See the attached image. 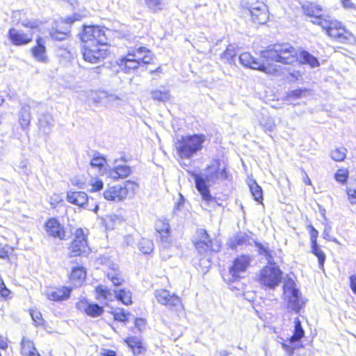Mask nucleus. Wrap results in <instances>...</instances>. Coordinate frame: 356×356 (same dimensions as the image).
<instances>
[{"instance_id":"29","label":"nucleus","mask_w":356,"mask_h":356,"mask_svg":"<svg viewBox=\"0 0 356 356\" xmlns=\"http://www.w3.org/2000/svg\"><path fill=\"white\" fill-rule=\"evenodd\" d=\"M89 156L91 157L90 165L92 168H98L101 170L104 168L106 159L103 154L96 150H92Z\"/></svg>"},{"instance_id":"53","label":"nucleus","mask_w":356,"mask_h":356,"mask_svg":"<svg viewBox=\"0 0 356 356\" xmlns=\"http://www.w3.org/2000/svg\"><path fill=\"white\" fill-rule=\"evenodd\" d=\"M13 252V248L8 245H0V258L3 259H9V255Z\"/></svg>"},{"instance_id":"33","label":"nucleus","mask_w":356,"mask_h":356,"mask_svg":"<svg viewBox=\"0 0 356 356\" xmlns=\"http://www.w3.org/2000/svg\"><path fill=\"white\" fill-rule=\"evenodd\" d=\"M131 174V169L128 165H118L109 172L111 178L118 179L125 178Z\"/></svg>"},{"instance_id":"25","label":"nucleus","mask_w":356,"mask_h":356,"mask_svg":"<svg viewBox=\"0 0 356 356\" xmlns=\"http://www.w3.org/2000/svg\"><path fill=\"white\" fill-rule=\"evenodd\" d=\"M54 126V119L49 113H42L38 118L39 130L45 135H48Z\"/></svg>"},{"instance_id":"5","label":"nucleus","mask_w":356,"mask_h":356,"mask_svg":"<svg viewBox=\"0 0 356 356\" xmlns=\"http://www.w3.org/2000/svg\"><path fill=\"white\" fill-rule=\"evenodd\" d=\"M315 22L325 29L330 38L339 42L346 43L351 36V33L342 26L341 22L332 19L329 16H327L323 21L316 19Z\"/></svg>"},{"instance_id":"52","label":"nucleus","mask_w":356,"mask_h":356,"mask_svg":"<svg viewBox=\"0 0 356 356\" xmlns=\"http://www.w3.org/2000/svg\"><path fill=\"white\" fill-rule=\"evenodd\" d=\"M334 177L338 182L344 184L348 177V172L346 170L339 169L335 173Z\"/></svg>"},{"instance_id":"24","label":"nucleus","mask_w":356,"mask_h":356,"mask_svg":"<svg viewBox=\"0 0 356 356\" xmlns=\"http://www.w3.org/2000/svg\"><path fill=\"white\" fill-rule=\"evenodd\" d=\"M95 298L102 303L106 304L107 302H112L115 300L114 291H112L106 286L99 284L95 287Z\"/></svg>"},{"instance_id":"9","label":"nucleus","mask_w":356,"mask_h":356,"mask_svg":"<svg viewBox=\"0 0 356 356\" xmlns=\"http://www.w3.org/2000/svg\"><path fill=\"white\" fill-rule=\"evenodd\" d=\"M70 250L72 257L88 254L90 252L86 235L81 228H79L75 231L74 238L71 243Z\"/></svg>"},{"instance_id":"12","label":"nucleus","mask_w":356,"mask_h":356,"mask_svg":"<svg viewBox=\"0 0 356 356\" xmlns=\"http://www.w3.org/2000/svg\"><path fill=\"white\" fill-rule=\"evenodd\" d=\"M197 234V238L194 241V245L200 254H204L208 251L217 252L219 250V246L216 249L213 248L212 241L205 229H198Z\"/></svg>"},{"instance_id":"34","label":"nucleus","mask_w":356,"mask_h":356,"mask_svg":"<svg viewBox=\"0 0 356 356\" xmlns=\"http://www.w3.org/2000/svg\"><path fill=\"white\" fill-rule=\"evenodd\" d=\"M71 293V289L68 287L63 289H57L48 293L49 299L53 301L67 300Z\"/></svg>"},{"instance_id":"60","label":"nucleus","mask_w":356,"mask_h":356,"mask_svg":"<svg viewBox=\"0 0 356 356\" xmlns=\"http://www.w3.org/2000/svg\"><path fill=\"white\" fill-rule=\"evenodd\" d=\"M28 165V160L27 159H22L19 164V168L22 170V172L26 175H29V170L27 168Z\"/></svg>"},{"instance_id":"30","label":"nucleus","mask_w":356,"mask_h":356,"mask_svg":"<svg viewBox=\"0 0 356 356\" xmlns=\"http://www.w3.org/2000/svg\"><path fill=\"white\" fill-rule=\"evenodd\" d=\"M254 245L257 249L258 253L265 257L268 264H272L274 262L273 251L269 248L268 243L264 244L259 241H254Z\"/></svg>"},{"instance_id":"36","label":"nucleus","mask_w":356,"mask_h":356,"mask_svg":"<svg viewBox=\"0 0 356 356\" xmlns=\"http://www.w3.org/2000/svg\"><path fill=\"white\" fill-rule=\"evenodd\" d=\"M241 3L243 7L247 9L249 13L257 9L259 11L261 10V12L265 10V3L263 0H243Z\"/></svg>"},{"instance_id":"2","label":"nucleus","mask_w":356,"mask_h":356,"mask_svg":"<svg viewBox=\"0 0 356 356\" xmlns=\"http://www.w3.org/2000/svg\"><path fill=\"white\" fill-rule=\"evenodd\" d=\"M261 56L267 61L291 65L298 60V51L288 42L276 43L261 51Z\"/></svg>"},{"instance_id":"26","label":"nucleus","mask_w":356,"mask_h":356,"mask_svg":"<svg viewBox=\"0 0 356 356\" xmlns=\"http://www.w3.org/2000/svg\"><path fill=\"white\" fill-rule=\"evenodd\" d=\"M107 277L109 279L115 286H118L122 284L124 282V277L120 270L119 266L117 264H113L107 272Z\"/></svg>"},{"instance_id":"51","label":"nucleus","mask_w":356,"mask_h":356,"mask_svg":"<svg viewBox=\"0 0 356 356\" xmlns=\"http://www.w3.org/2000/svg\"><path fill=\"white\" fill-rule=\"evenodd\" d=\"M125 342L127 343L128 346L132 349L134 353H135V349L142 348L140 341L136 337H128L125 340Z\"/></svg>"},{"instance_id":"56","label":"nucleus","mask_w":356,"mask_h":356,"mask_svg":"<svg viewBox=\"0 0 356 356\" xmlns=\"http://www.w3.org/2000/svg\"><path fill=\"white\" fill-rule=\"evenodd\" d=\"M307 230L309 232L311 244H316L317 243V238L318 236V232L312 225L307 226Z\"/></svg>"},{"instance_id":"11","label":"nucleus","mask_w":356,"mask_h":356,"mask_svg":"<svg viewBox=\"0 0 356 356\" xmlns=\"http://www.w3.org/2000/svg\"><path fill=\"white\" fill-rule=\"evenodd\" d=\"M154 229L156 232V239H159L161 245L167 248L171 243L170 225L169 220L166 218H159L154 222Z\"/></svg>"},{"instance_id":"58","label":"nucleus","mask_w":356,"mask_h":356,"mask_svg":"<svg viewBox=\"0 0 356 356\" xmlns=\"http://www.w3.org/2000/svg\"><path fill=\"white\" fill-rule=\"evenodd\" d=\"M341 3L344 9L356 10V4L351 0H341Z\"/></svg>"},{"instance_id":"15","label":"nucleus","mask_w":356,"mask_h":356,"mask_svg":"<svg viewBox=\"0 0 356 356\" xmlns=\"http://www.w3.org/2000/svg\"><path fill=\"white\" fill-rule=\"evenodd\" d=\"M45 230L49 236L58 238L60 240L65 239V231L64 227L55 218L49 219L44 224Z\"/></svg>"},{"instance_id":"23","label":"nucleus","mask_w":356,"mask_h":356,"mask_svg":"<svg viewBox=\"0 0 356 356\" xmlns=\"http://www.w3.org/2000/svg\"><path fill=\"white\" fill-rule=\"evenodd\" d=\"M8 39L15 46H22L29 44L32 41V38L27 34L11 28L8 33Z\"/></svg>"},{"instance_id":"32","label":"nucleus","mask_w":356,"mask_h":356,"mask_svg":"<svg viewBox=\"0 0 356 356\" xmlns=\"http://www.w3.org/2000/svg\"><path fill=\"white\" fill-rule=\"evenodd\" d=\"M85 313L92 318L100 316L104 312V307L97 303L86 302L83 307Z\"/></svg>"},{"instance_id":"20","label":"nucleus","mask_w":356,"mask_h":356,"mask_svg":"<svg viewBox=\"0 0 356 356\" xmlns=\"http://www.w3.org/2000/svg\"><path fill=\"white\" fill-rule=\"evenodd\" d=\"M66 199L68 202L72 204L91 210V209L88 207V197L85 192L69 191L67 193Z\"/></svg>"},{"instance_id":"42","label":"nucleus","mask_w":356,"mask_h":356,"mask_svg":"<svg viewBox=\"0 0 356 356\" xmlns=\"http://www.w3.org/2000/svg\"><path fill=\"white\" fill-rule=\"evenodd\" d=\"M248 185L254 200L259 203H261L263 201V191L261 187L259 186L254 180L249 183Z\"/></svg>"},{"instance_id":"63","label":"nucleus","mask_w":356,"mask_h":356,"mask_svg":"<svg viewBox=\"0 0 356 356\" xmlns=\"http://www.w3.org/2000/svg\"><path fill=\"white\" fill-rule=\"evenodd\" d=\"M132 318L134 319L136 327L140 330L141 327H143L145 324V320L141 318H134V316Z\"/></svg>"},{"instance_id":"19","label":"nucleus","mask_w":356,"mask_h":356,"mask_svg":"<svg viewBox=\"0 0 356 356\" xmlns=\"http://www.w3.org/2000/svg\"><path fill=\"white\" fill-rule=\"evenodd\" d=\"M33 57L38 62L47 63L49 58L47 55V49L44 40L38 37L36 39V44L31 49Z\"/></svg>"},{"instance_id":"64","label":"nucleus","mask_w":356,"mask_h":356,"mask_svg":"<svg viewBox=\"0 0 356 356\" xmlns=\"http://www.w3.org/2000/svg\"><path fill=\"white\" fill-rule=\"evenodd\" d=\"M350 287L353 292L356 295V275H352L349 277Z\"/></svg>"},{"instance_id":"59","label":"nucleus","mask_w":356,"mask_h":356,"mask_svg":"<svg viewBox=\"0 0 356 356\" xmlns=\"http://www.w3.org/2000/svg\"><path fill=\"white\" fill-rule=\"evenodd\" d=\"M104 187V183L102 180H97L92 184L90 192H96L102 190Z\"/></svg>"},{"instance_id":"22","label":"nucleus","mask_w":356,"mask_h":356,"mask_svg":"<svg viewBox=\"0 0 356 356\" xmlns=\"http://www.w3.org/2000/svg\"><path fill=\"white\" fill-rule=\"evenodd\" d=\"M118 65L122 71L127 74L133 72L140 66H142L135 58H132L129 51L126 56L119 59Z\"/></svg>"},{"instance_id":"18","label":"nucleus","mask_w":356,"mask_h":356,"mask_svg":"<svg viewBox=\"0 0 356 356\" xmlns=\"http://www.w3.org/2000/svg\"><path fill=\"white\" fill-rule=\"evenodd\" d=\"M132 58H135L141 65L149 64L153 60V54L145 47H139L129 51Z\"/></svg>"},{"instance_id":"7","label":"nucleus","mask_w":356,"mask_h":356,"mask_svg":"<svg viewBox=\"0 0 356 356\" xmlns=\"http://www.w3.org/2000/svg\"><path fill=\"white\" fill-rule=\"evenodd\" d=\"M282 271L275 262L264 267L259 272V284L269 289H275L281 283Z\"/></svg>"},{"instance_id":"21","label":"nucleus","mask_w":356,"mask_h":356,"mask_svg":"<svg viewBox=\"0 0 356 356\" xmlns=\"http://www.w3.org/2000/svg\"><path fill=\"white\" fill-rule=\"evenodd\" d=\"M302 8L303 10L304 13L309 17H313L314 19L312 20V22L314 24H317V22H315L316 19H319L320 21H323L326 19V17H324L321 14L323 10V8L315 3H307L302 5Z\"/></svg>"},{"instance_id":"35","label":"nucleus","mask_w":356,"mask_h":356,"mask_svg":"<svg viewBox=\"0 0 356 356\" xmlns=\"http://www.w3.org/2000/svg\"><path fill=\"white\" fill-rule=\"evenodd\" d=\"M299 59L300 63L309 65L312 68L320 65L318 58L307 51L300 52Z\"/></svg>"},{"instance_id":"62","label":"nucleus","mask_w":356,"mask_h":356,"mask_svg":"<svg viewBox=\"0 0 356 356\" xmlns=\"http://www.w3.org/2000/svg\"><path fill=\"white\" fill-rule=\"evenodd\" d=\"M282 348L289 355V356H292L294 353V350L296 349V346H292L288 345L285 343H281Z\"/></svg>"},{"instance_id":"13","label":"nucleus","mask_w":356,"mask_h":356,"mask_svg":"<svg viewBox=\"0 0 356 356\" xmlns=\"http://www.w3.org/2000/svg\"><path fill=\"white\" fill-rule=\"evenodd\" d=\"M74 22L72 17H67L64 22L49 31V35L53 40L64 41L70 35V26Z\"/></svg>"},{"instance_id":"48","label":"nucleus","mask_w":356,"mask_h":356,"mask_svg":"<svg viewBox=\"0 0 356 356\" xmlns=\"http://www.w3.org/2000/svg\"><path fill=\"white\" fill-rule=\"evenodd\" d=\"M347 149L342 147L336 148L330 152V157L335 161H343L346 156Z\"/></svg>"},{"instance_id":"55","label":"nucleus","mask_w":356,"mask_h":356,"mask_svg":"<svg viewBox=\"0 0 356 356\" xmlns=\"http://www.w3.org/2000/svg\"><path fill=\"white\" fill-rule=\"evenodd\" d=\"M307 92V89L298 88L291 90L287 93V96L293 99H297L302 96L303 94Z\"/></svg>"},{"instance_id":"4","label":"nucleus","mask_w":356,"mask_h":356,"mask_svg":"<svg viewBox=\"0 0 356 356\" xmlns=\"http://www.w3.org/2000/svg\"><path fill=\"white\" fill-rule=\"evenodd\" d=\"M283 293L284 300L287 302L288 309L298 314L306 302L301 297V293L296 287L294 280L290 276L287 275L284 278Z\"/></svg>"},{"instance_id":"45","label":"nucleus","mask_w":356,"mask_h":356,"mask_svg":"<svg viewBox=\"0 0 356 356\" xmlns=\"http://www.w3.org/2000/svg\"><path fill=\"white\" fill-rule=\"evenodd\" d=\"M112 314L115 321L124 323L129 322L131 317H134V315L129 312H126L123 308H118L114 312H112Z\"/></svg>"},{"instance_id":"40","label":"nucleus","mask_w":356,"mask_h":356,"mask_svg":"<svg viewBox=\"0 0 356 356\" xmlns=\"http://www.w3.org/2000/svg\"><path fill=\"white\" fill-rule=\"evenodd\" d=\"M151 97L159 102H165L170 99V91L166 89L153 90L151 91Z\"/></svg>"},{"instance_id":"49","label":"nucleus","mask_w":356,"mask_h":356,"mask_svg":"<svg viewBox=\"0 0 356 356\" xmlns=\"http://www.w3.org/2000/svg\"><path fill=\"white\" fill-rule=\"evenodd\" d=\"M146 6L153 13H156L163 9L162 0H144Z\"/></svg>"},{"instance_id":"61","label":"nucleus","mask_w":356,"mask_h":356,"mask_svg":"<svg viewBox=\"0 0 356 356\" xmlns=\"http://www.w3.org/2000/svg\"><path fill=\"white\" fill-rule=\"evenodd\" d=\"M22 26L30 29H37L38 24L37 21H30L28 19L24 20L22 22Z\"/></svg>"},{"instance_id":"47","label":"nucleus","mask_w":356,"mask_h":356,"mask_svg":"<svg viewBox=\"0 0 356 356\" xmlns=\"http://www.w3.org/2000/svg\"><path fill=\"white\" fill-rule=\"evenodd\" d=\"M138 248L143 254H148L153 251L154 243L149 239L142 238L138 243Z\"/></svg>"},{"instance_id":"14","label":"nucleus","mask_w":356,"mask_h":356,"mask_svg":"<svg viewBox=\"0 0 356 356\" xmlns=\"http://www.w3.org/2000/svg\"><path fill=\"white\" fill-rule=\"evenodd\" d=\"M154 296L157 301L168 307L169 309L177 307L181 305V300L179 297L175 294H171L170 292L166 289H157L154 292Z\"/></svg>"},{"instance_id":"46","label":"nucleus","mask_w":356,"mask_h":356,"mask_svg":"<svg viewBox=\"0 0 356 356\" xmlns=\"http://www.w3.org/2000/svg\"><path fill=\"white\" fill-rule=\"evenodd\" d=\"M36 348L34 346V343L32 341L23 337L21 342V351L24 356H29L33 352H35Z\"/></svg>"},{"instance_id":"1","label":"nucleus","mask_w":356,"mask_h":356,"mask_svg":"<svg viewBox=\"0 0 356 356\" xmlns=\"http://www.w3.org/2000/svg\"><path fill=\"white\" fill-rule=\"evenodd\" d=\"M197 191L200 193L206 206L215 209L220 204L216 198L213 197L210 193L209 187L218 181H223L229 179L226 168L220 163V159L213 161L211 165L205 169L204 173L192 172Z\"/></svg>"},{"instance_id":"54","label":"nucleus","mask_w":356,"mask_h":356,"mask_svg":"<svg viewBox=\"0 0 356 356\" xmlns=\"http://www.w3.org/2000/svg\"><path fill=\"white\" fill-rule=\"evenodd\" d=\"M30 314L36 325H42L44 320L42 318V314L39 311L30 309Z\"/></svg>"},{"instance_id":"10","label":"nucleus","mask_w":356,"mask_h":356,"mask_svg":"<svg viewBox=\"0 0 356 356\" xmlns=\"http://www.w3.org/2000/svg\"><path fill=\"white\" fill-rule=\"evenodd\" d=\"M83 59L90 63H97L104 58L107 54V49L95 44H85L82 47Z\"/></svg>"},{"instance_id":"38","label":"nucleus","mask_w":356,"mask_h":356,"mask_svg":"<svg viewBox=\"0 0 356 356\" xmlns=\"http://www.w3.org/2000/svg\"><path fill=\"white\" fill-rule=\"evenodd\" d=\"M236 56V47L234 44H229L226 50L221 54L220 58L225 62L232 64L235 62Z\"/></svg>"},{"instance_id":"8","label":"nucleus","mask_w":356,"mask_h":356,"mask_svg":"<svg viewBox=\"0 0 356 356\" xmlns=\"http://www.w3.org/2000/svg\"><path fill=\"white\" fill-rule=\"evenodd\" d=\"M136 184L131 181H127L124 186L118 184L110 187L104 192V197L106 200L119 202L124 199L129 189L134 190Z\"/></svg>"},{"instance_id":"39","label":"nucleus","mask_w":356,"mask_h":356,"mask_svg":"<svg viewBox=\"0 0 356 356\" xmlns=\"http://www.w3.org/2000/svg\"><path fill=\"white\" fill-rule=\"evenodd\" d=\"M248 235L244 232H238L229 241V247L234 250L239 245L245 244L248 240Z\"/></svg>"},{"instance_id":"50","label":"nucleus","mask_w":356,"mask_h":356,"mask_svg":"<svg viewBox=\"0 0 356 356\" xmlns=\"http://www.w3.org/2000/svg\"><path fill=\"white\" fill-rule=\"evenodd\" d=\"M259 123L266 131H272L275 128L273 120L268 116L262 118L260 120Z\"/></svg>"},{"instance_id":"44","label":"nucleus","mask_w":356,"mask_h":356,"mask_svg":"<svg viewBox=\"0 0 356 356\" xmlns=\"http://www.w3.org/2000/svg\"><path fill=\"white\" fill-rule=\"evenodd\" d=\"M312 252L318 258V266L321 270H324V263L325 261V254L321 249L318 243L311 244Z\"/></svg>"},{"instance_id":"17","label":"nucleus","mask_w":356,"mask_h":356,"mask_svg":"<svg viewBox=\"0 0 356 356\" xmlns=\"http://www.w3.org/2000/svg\"><path fill=\"white\" fill-rule=\"evenodd\" d=\"M238 59L241 64L246 67L257 70L263 72H267L268 67L264 63H261L258 59L254 58L248 52L242 53L239 56Z\"/></svg>"},{"instance_id":"27","label":"nucleus","mask_w":356,"mask_h":356,"mask_svg":"<svg viewBox=\"0 0 356 356\" xmlns=\"http://www.w3.org/2000/svg\"><path fill=\"white\" fill-rule=\"evenodd\" d=\"M94 31L95 32L92 35V42L91 44H98L105 48L108 41L105 30L99 26H94Z\"/></svg>"},{"instance_id":"3","label":"nucleus","mask_w":356,"mask_h":356,"mask_svg":"<svg viewBox=\"0 0 356 356\" xmlns=\"http://www.w3.org/2000/svg\"><path fill=\"white\" fill-rule=\"evenodd\" d=\"M206 140L204 134H193L178 137L175 146L179 156L189 159L201 151Z\"/></svg>"},{"instance_id":"16","label":"nucleus","mask_w":356,"mask_h":356,"mask_svg":"<svg viewBox=\"0 0 356 356\" xmlns=\"http://www.w3.org/2000/svg\"><path fill=\"white\" fill-rule=\"evenodd\" d=\"M41 106L40 103L31 101L29 104H22L20 111H19V122L22 129H26L30 125L31 115L30 109L35 106Z\"/></svg>"},{"instance_id":"28","label":"nucleus","mask_w":356,"mask_h":356,"mask_svg":"<svg viewBox=\"0 0 356 356\" xmlns=\"http://www.w3.org/2000/svg\"><path fill=\"white\" fill-rule=\"evenodd\" d=\"M304 337L305 331L300 318L297 317L294 320L293 334L289 339V343L291 345L298 343Z\"/></svg>"},{"instance_id":"31","label":"nucleus","mask_w":356,"mask_h":356,"mask_svg":"<svg viewBox=\"0 0 356 356\" xmlns=\"http://www.w3.org/2000/svg\"><path fill=\"white\" fill-rule=\"evenodd\" d=\"M115 299L121 302L125 305L132 304V293L127 289H115Z\"/></svg>"},{"instance_id":"43","label":"nucleus","mask_w":356,"mask_h":356,"mask_svg":"<svg viewBox=\"0 0 356 356\" xmlns=\"http://www.w3.org/2000/svg\"><path fill=\"white\" fill-rule=\"evenodd\" d=\"M95 32L94 31V26H83L81 33H80L79 37L83 42L85 44L92 43V35Z\"/></svg>"},{"instance_id":"41","label":"nucleus","mask_w":356,"mask_h":356,"mask_svg":"<svg viewBox=\"0 0 356 356\" xmlns=\"http://www.w3.org/2000/svg\"><path fill=\"white\" fill-rule=\"evenodd\" d=\"M86 277V272L83 267H75L72 268L70 275V280L72 282H76L81 284L83 282Z\"/></svg>"},{"instance_id":"6","label":"nucleus","mask_w":356,"mask_h":356,"mask_svg":"<svg viewBox=\"0 0 356 356\" xmlns=\"http://www.w3.org/2000/svg\"><path fill=\"white\" fill-rule=\"evenodd\" d=\"M251 260V257L249 254H241L234 259L232 265L229 268L228 277H224L225 281L227 282L231 289H238L232 284L243 277L241 274L245 273L250 265Z\"/></svg>"},{"instance_id":"57","label":"nucleus","mask_w":356,"mask_h":356,"mask_svg":"<svg viewBox=\"0 0 356 356\" xmlns=\"http://www.w3.org/2000/svg\"><path fill=\"white\" fill-rule=\"evenodd\" d=\"M331 229H332V228L330 225H325V229L323 232V237L327 241H333L334 243H338L339 242L336 238L331 237V236H330Z\"/></svg>"},{"instance_id":"37","label":"nucleus","mask_w":356,"mask_h":356,"mask_svg":"<svg viewBox=\"0 0 356 356\" xmlns=\"http://www.w3.org/2000/svg\"><path fill=\"white\" fill-rule=\"evenodd\" d=\"M250 14L251 15L252 21L259 24H265L268 19V7L266 4L265 10L264 11H259L257 9L255 10H251V12H250Z\"/></svg>"}]
</instances>
